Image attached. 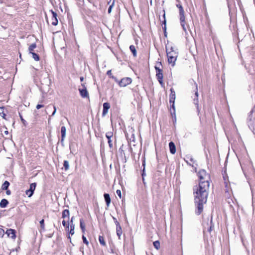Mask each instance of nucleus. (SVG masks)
I'll list each match as a JSON object with an SVG mask.
<instances>
[{"mask_svg": "<svg viewBox=\"0 0 255 255\" xmlns=\"http://www.w3.org/2000/svg\"><path fill=\"white\" fill-rule=\"evenodd\" d=\"M198 175L200 181L199 186L194 188V195L197 208L195 212L197 215H199L203 211L204 204L207 202L210 185V176L204 169L200 170Z\"/></svg>", "mask_w": 255, "mask_h": 255, "instance_id": "nucleus-1", "label": "nucleus"}, {"mask_svg": "<svg viewBox=\"0 0 255 255\" xmlns=\"http://www.w3.org/2000/svg\"><path fill=\"white\" fill-rule=\"evenodd\" d=\"M166 51L169 63L174 66L178 55L177 49L172 45L167 44L166 45Z\"/></svg>", "mask_w": 255, "mask_h": 255, "instance_id": "nucleus-2", "label": "nucleus"}, {"mask_svg": "<svg viewBox=\"0 0 255 255\" xmlns=\"http://www.w3.org/2000/svg\"><path fill=\"white\" fill-rule=\"evenodd\" d=\"M155 69L156 70V75L157 78L159 83L160 84L161 86L162 87H163L164 83L163 81V74H162V73L161 72V70L160 69L157 68L156 67H155Z\"/></svg>", "mask_w": 255, "mask_h": 255, "instance_id": "nucleus-3", "label": "nucleus"}, {"mask_svg": "<svg viewBox=\"0 0 255 255\" xmlns=\"http://www.w3.org/2000/svg\"><path fill=\"white\" fill-rule=\"evenodd\" d=\"M36 186V183H31L30 185L29 189L26 191L25 194L26 195L28 196V197H31L32 196L34 191L35 189Z\"/></svg>", "mask_w": 255, "mask_h": 255, "instance_id": "nucleus-4", "label": "nucleus"}, {"mask_svg": "<svg viewBox=\"0 0 255 255\" xmlns=\"http://www.w3.org/2000/svg\"><path fill=\"white\" fill-rule=\"evenodd\" d=\"M50 12H51V14H52V16H51L52 24L53 25H55V26L57 25L58 24L57 13L52 10H50Z\"/></svg>", "mask_w": 255, "mask_h": 255, "instance_id": "nucleus-5", "label": "nucleus"}, {"mask_svg": "<svg viewBox=\"0 0 255 255\" xmlns=\"http://www.w3.org/2000/svg\"><path fill=\"white\" fill-rule=\"evenodd\" d=\"M7 236L13 240L16 238L15 231L12 229H7L5 232Z\"/></svg>", "mask_w": 255, "mask_h": 255, "instance_id": "nucleus-6", "label": "nucleus"}, {"mask_svg": "<svg viewBox=\"0 0 255 255\" xmlns=\"http://www.w3.org/2000/svg\"><path fill=\"white\" fill-rule=\"evenodd\" d=\"M131 83V79L129 78H125L121 80L120 85L121 87H125Z\"/></svg>", "mask_w": 255, "mask_h": 255, "instance_id": "nucleus-7", "label": "nucleus"}, {"mask_svg": "<svg viewBox=\"0 0 255 255\" xmlns=\"http://www.w3.org/2000/svg\"><path fill=\"white\" fill-rule=\"evenodd\" d=\"M110 107L111 106L109 103L107 102L103 104V110L102 113L103 117H105L106 115H107V114L108 113V111Z\"/></svg>", "mask_w": 255, "mask_h": 255, "instance_id": "nucleus-8", "label": "nucleus"}, {"mask_svg": "<svg viewBox=\"0 0 255 255\" xmlns=\"http://www.w3.org/2000/svg\"><path fill=\"white\" fill-rule=\"evenodd\" d=\"M171 93L170 95L169 103H172V107L174 108V101L175 100V92L172 88L170 89Z\"/></svg>", "mask_w": 255, "mask_h": 255, "instance_id": "nucleus-9", "label": "nucleus"}, {"mask_svg": "<svg viewBox=\"0 0 255 255\" xmlns=\"http://www.w3.org/2000/svg\"><path fill=\"white\" fill-rule=\"evenodd\" d=\"M116 231H117V236L119 237V239H121V235L122 234V229L121 225H120L118 221L116 222Z\"/></svg>", "mask_w": 255, "mask_h": 255, "instance_id": "nucleus-10", "label": "nucleus"}, {"mask_svg": "<svg viewBox=\"0 0 255 255\" xmlns=\"http://www.w3.org/2000/svg\"><path fill=\"white\" fill-rule=\"evenodd\" d=\"M180 15V20L181 25L185 32H186L187 29L185 27V17L184 14L183 15Z\"/></svg>", "mask_w": 255, "mask_h": 255, "instance_id": "nucleus-11", "label": "nucleus"}, {"mask_svg": "<svg viewBox=\"0 0 255 255\" xmlns=\"http://www.w3.org/2000/svg\"><path fill=\"white\" fill-rule=\"evenodd\" d=\"M79 92L81 96L83 98H87L89 96L88 92L85 87H84L83 89H79Z\"/></svg>", "mask_w": 255, "mask_h": 255, "instance_id": "nucleus-12", "label": "nucleus"}, {"mask_svg": "<svg viewBox=\"0 0 255 255\" xmlns=\"http://www.w3.org/2000/svg\"><path fill=\"white\" fill-rule=\"evenodd\" d=\"M61 142H63L65 138L66 133V128L65 127L62 126L61 128Z\"/></svg>", "mask_w": 255, "mask_h": 255, "instance_id": "nucleus-13", "label": "nucleus"}, {"mask_svg": "<svg viewBox=\"0 0 255 255\" xmlns=\"http://www.w3.org/2000/svg\"><path fill=\"white\" fill-rule=\"evenodd\" d=\"M169 146L170 149V151L172 154H174L176 152V147L174 143L171 141L169 143Z\"/></svg>", "mask_w": 255, "mask_h": 255, "instance_id": "nucleus-14", "label": "nucleus"}, {"mask_svg": "<svg viewBox=\"0 0 255 255\" xmlns=\"http://www.w3.org/2000/svg\"><path fill=\"white\" fill-rule=\"evenodd\" d=\"M104 198H105V201L106 202V204H107V206L109 207L110 204V203H111V198H110L109 194H105Z\"/></svg>", "mask_w": 255, "mask_h": 255, "instance_id": "nucleus-15", "label": "nucleus"}, {"mask_svg": "<svg viewBox=\"0 0 255 255\" xmlns=\"http://www.w3.org/2000/svg\"><path fill=\"white\" fill-rule=\"evenodd\" d=\"M8 202L6 199H3L0 202V207L1 208H5L8 204Z\"/></svg>", "mask_w": 255, "mask_h": 255, "instance_id": "nucleus-16", "label": "nucleus"}, {"mask_svg": "<svg viewBox=\"0 0 255 255\" xmlns=\"http://www.w3.org/2000/svg\"><path fill=\"white\" fill-rule=\"evenodd\" d=\"M62 217L63 218H65L66 217L69 218V211L68 210L65 209L62 212Z\"/></svg>", "mask_w": 255, "mask_h": 255, "instance_id": "nucleus-17", "label": "nucleus"}, {"mask_svg": "<svg viewBox=\"0 0 255 255\" xmlns=\"http://www.w3.org/2000/svg\"><path fill=\"white\" fill-rule=\"evenodd\" d=\"M9 185V183L8 181H5L1 186V189L2 190H7Z\"/></svg>", "mask_w": 255, "mask_h": 255, "instance_id": "nucleus-18", "label": "nucleus"}, {"mask_svg": "<svg viewBox=\"0 0 255 255\" xmlns=\"http://www.w3.org/2000/svg\"><path fill=\"white\" fill-rule=\"evenodd\" d=\"M99 241L102 245H103L104 246H106V242H105L104 238L103 236H99Z\"/></svg>", "mask_w": 255, "mask_h": 255, "instance_id": "nucleus-19", "label": "nucleus"}, {"mask_svg": "<svg viewBox=\"0 0 255 255\" xmlns=\"http://www.w3.org/2000/svg\"><path fill=\"white\" fill-rule=\"evenodd\" d=\"M36 45L35 43H32L31 44L29 48H28V51L30 53H31L33 52V50L36 48Z\"/></svg>", "mask_w": 255, "mask_h": 255, "instance_id": "nucleus-20", "label": "nucleus"}, {"mask_svg": "<svg viewBox=\"0 0 255 255\" xmlns=\"http://www.w3.org/2000/svg\"><path fill=\"white\" fill-rule=\"evenodd\" d=\"M129 49H130V51H131V52L132 53L133 56H136V49H135V48L134 46L130 45V47H129Z\"/></svg>", "mask_w": 255, "mask_h": 255, "instance_id": "nucleus-21", "label": "nucleus"}, {"mask_svg": "<svg viewBox=\"0 0 255 255\" xmlns=\"http://www.w3.org/2000/svg\"><path fill=\"white\" fill-rule=\"evenodd\" d=\"M74 229H75V225L74 224H70V230L69 233L71 235H73L74 234Z\"/></svg>", "mask_w": 255, "mask_h": 255, "instance_id": "nucleus-22", "label": "nucleus"}, {"mask_svg": "<svg viewBox=\"0 0 255 255\" xmlns=\"http://www.w3.org/2000/svg\"><path fill=\"white\" fill-rule=\"evenodd\" d=\"M153 246L156 249L158 250L160 248V242L158 241L154 242Z\"/></svg>", "mask_w": 255, "mask_h": 255, "instance_id": "nucleus-23", "label": "nucleus"}, {"mask_svg": "<svg viewBox=\"0 0 255 255\" xmlns=\"http://www.w3.org/2000/svg\"><path fill=\"white\" fill-rule=\"evenodd\" d=\"M63 165H64L65 170H67L69 169V162L68 161L65 160L64 161Z\"/></svg>", "mask_w": 255, "mask_h": 255, "instance_id": "nucleus-24", "label": "nucleus"}, {"mask_svg": "<svg viewBox=\"0 0 255 255\" xmlns=\"http://www.w3.org/2000/svg\"><path fill=\"white\" fill-rule=\"evenodd\" d=\"M31 54H32V58H33L35 61H38V60H39V56H38L37 54H36V53H34V52L31 53Z\"/></svg>", "mask_w": 255, "mask_h": 255, "instance_id": "nucleus-25", "label": "nucleus"}, {"mask_svg": "<svg viewBox=\"0 0 255 255\" xmlns=\"http://www.w3.org/2000/svg\"><path fill=\"white\" fill-rule=\"evenodd\" d=\"M80 228H81L83 232H84L85 230V226L83 223V220H82V219L80 220Z\"/></svg>", "mask_w": 255, "mask_h": 255, "instance_id": "nucleus-26", "label": "nucleus"}, {"mask_svg": "<svg viewBox=\"0 0 255 255\" xmlns=\"http://www.w3.org/2000/svg\"><path fill=\"white\" fill-rule=\"evenodd\" d=\"M113 133L112 132L110 131L107 132L106 136L108 139H110L113 136Z\"/></svg>", "mask_w": 255, "mask_h": 255, "instance_id": "nucleus-27", "label": "nucleus"}, {"mask_svg": "<svg viewBox=\"0 0 255 255\" xmlns=\"http://www.w3.org/2000/svg\"><path fill=\"white\" fill-rule=\"evenodd\" d=\"M82 239H83V243L84 244H85L87 246H88L89 245V242L87 241L86 238L84 236H82Z\"/></svg>", "mask_w": 255, "mask_h": 255, "instance_id": "nucleus-28", "label": "nucleus"}, {"mask_svg": "<svg viewBox=\"0 0 255 255\" xmlns=\"http://www.w3.org/2000/svg\"><path fill=\"white\" fill-rule=\"evenodd\" d=\"M114 5V1L113 2L112 4L110 6L108 9V13H110L112 11V7Z\"/></svg>", "mask_w": 255, "mask_h": 255, "instance_id": "nucleus-29", "label": "nucleus"}, {"mask_svg": "<svg viewBox=\"0 0 255 255\" xmlns=\"http://www.w3.org/2000/svg\"><path fill=\"white\" fill-rule=\"evenodd\" d=\"M44 220L43 219L41 220L40 221V225H41V228L43 229H44Z\"/></svg>", "mask_w": 255, "mask_h": 255, "instance_id": "nucleus-30", "label": "nucleus"}, {"mask_svg": "<svg viewBox=\"0 0 255 255\" xmlns=\"http://www.w3.org/2000/svg\"><path fill=\"white\" fill-rule=\"evenodd\" d=\"M62 224L64 227H66V228L69 229V224H67L65 220L62 221Z\"/></svg>", "mask_w": 255, "mask_h": 255, "instance_id": "nucleus-31", "label": "nucleus"}, {"mask_svg": "<svg viewBox=\"0 0 255 255\" xmlns=\"http://www.w3.org/2000/svg\"><path fill=\"white\" fill-rule=\"evenodd\" d=\"M198 99H196L195 98L194 99V104L197 106V109L198 111H199V107H198Z\"/></svg>", "mask_w": 255, "mask_h": 255, "instance_id": "nucleus-32", "label": "nucleus"}, {"mask_svg": "<svg viewBox=\"0 0 255 255\" xmlns=\"http://www.w3.org/2000/svg\"><path fill=\"white\" fill-rule=\"evenodd\" d=\"M116 193L120 198H122V193L120 190H117Z\"/></svg>", "mask_w": 255, "mask_h": 255, "instance_id": "nucleus-33", "label": "nucleus"}, {"mask_svg": "<svg viewBox=\"0 0 255 255\" xmlns=\"http://www.w3.org/2000/svg\"><path fill=\"white\" fill-rule=\"evenodd\" d=\"M165 13H164L163 14V17H164V20H163V23L164 24V29H165V30H166V20H165Z\"/></svg>", "mask_w": 255, "mask_h": 255, "instance_id": "nucleus-34", "label": "nucleus"}, {"mask_svg": "<svg viewBox=\"0 0 255 255\" xmlns=\"http://www.w3.org/2000/svg\"><path fill=\"white\" fill-rule=\"evenodd\" d=\"M108 143L109 144V146L110 147H112V140L110 139H108Z\"/></svg>", "mask_w": 255, "mask_h": 255, "instance_id": "nucleus-35", "label": "nucleus"}, {"mask_svg": "<svg viewBox=\"0 0 255 255\" xmlns=\"http://www.w3.org/2000/svg\"><path fill=\"white\" fill-rule=\"evenodd\" d=\"M56 108L55 106H54V111L52 113V116H54L55 115V113H56Z\"/></svg>", "mask_w": 255, "mask_h": 255, "instance_id": "nucleus-36", "label": "nucleus"}, {"mask_svg": "<svg viewBox=\"0 0 255 255\" xmlns=\"http://www.w3.org/2000/svg\"><path fill=\"white\" fill-rule=\"evenodd\" d=\"M196 91L195 92V96L196 98H197L198 97V93L197 91V85L196 84Z\"/></svg>", "mask_w": 255, "mask_h": 255, "instance_id": "nucleus-37", "label": "nucleus"}, {"mask_svg": "<svg viewBox=\"0 0 255 255\" xmlns=\"http://www.w3.org/2000/svg\"><path fill=\"white\" fill-rule=\"evenodd\" d=\"M43 107V105H40V104H38L37 106H36V109H39Z\"/></svg>", "mask_w": 255, "mask_h": 255, "instance_id": "nucleus-38", "label": "nucleus"}, {"mask_svg": "<svg viewBox=\"0 0 255 255\" xmlns=\"http://www.w3.org/2000/svg\"><path fill=\"white\" fill-rule=\"evenodd\" d=\"M4 230L0 229V234L3 235L4 234Z\"/></svg>", "mask_w": 255, "mask_h": 255, "instance_id": "nucleus-39", "label": "nucleus"}, {"mask_svg": "<svg viewBox=\"0 0 255 255\" xmlns=\"http://www.w3.org/2000/svg\"><path fill=\"white\" fill-rule=\"evenodd\" d=\"M6 193L7 195H9L10 194V191L7 189Z\"/></svg>", "mask_w": 255, "mask_h": 255, "instance_id": "nucleus-40", "label": "nucleus"}, {"mask_svg": "<svg viewBox=\"0 0 255 255\" xmlns=\"http://www.w3.org/2000/svg\"><path fill=\"white\" fill-rule=\"evenodd\" d=\"M176 6H177L179 9H180L181 7H182V6L181 4H176Z\"/></svg>", "mask_w": 255, "mask_h": 255, "instance_id": "nucleus-41", "label": "nucleus"}, {"mask_svg": "<svg viewBox=\"0 0 255 255\" xmlns=\"http://www.w3.org/2000/svg\"><path fill=\"white\" fill-rule=\"evenodd\" d=\"M184 14V10L182 11H179V15H183Z\"/></svg>", "mask_w": 255, "mask_h": 255, "instance_id": "nucleus-42", "label": "nucleus"}, {"mask_svg": "<svg viewBox=\"0 0 255 255\" xmlns=\"http://www.w3.org/2000/svg\"><path fill=\"white\" fill-rule=\"evenodd\" d=\"M73 219H74V217H72L71 218V221H70V223H71V224H73Z\"/></svg>", "mask_w": 255, "mask_h": 255, "instance_id": "nucleus-43", "label": "nucleus"}, {"mask_svg": "<svg viewBox=\"0 0 255 255\" xmlns=\"http://www.w3.org/2000/svg\"><path fill=\"white\" fill-rule=\"evenodd\" d=\"M107 74L110 75L111 74V70H109L108 72H107Z\"/></svg>", "mask_w": 255, "mask_h": 255, "instance_id": "nucleus-44", "label": "nucleus"}, {"mask_svg": "<svg viewBox=\"0 0 255 255\" xmlns=\"http://www.w3.org/2000/svg\"><path fill=\"white\" fill-rule=\"evenodd\" d=\"M190 161L191 162H192L193 163H194V160H193V159L192 158H191L190 159Z\"/></svg>", "mask_w": 255, "mask_h": 255, "instance_id": "nucleus-45", "label": "nucleus"}, {"mask_svg": "<svg viewBox=\"0 0 255 255\" xmlns=\"http://www.w3.org/2000/svg\"><path fill=\"white\" fill-rule=\"evenodd\" d=\"M141 175L142 176V179H143V170H142V173H141Z\"/></svg>", "mask_w": 255, "mask_h": 255, "instance_id": "nucleus-46", "label": "nucleus"}, {"mask_svg": "<svg viewBox=\"0 0 255 255\" xmlns=\"http://www.w3.org/2000/svg\"><path fill=\"white\" fill-rule=\"evenodd\" d=\"M184 9H183V7H181L179 9V11H183Z\"/></svg>", "mask_w": 255, "mask_h": 255, "instance_id": "nucleus-47", "label": "nucleus"}, {"mask_svg": "<svg viewBox=\"0 0 255 255\" xmlns=\"http://www.w3.org/2000/svg\"><path fill=\"white\" fill-rule=\"evenodd\" d=\"M212 226H210V228H209V230H208L209 232H210L211 231V230H212Z\"/></svg>", "mask_w": 255, "mask_h": 255, "instance_id": "nucleus-48", "label": "nucleus"}, {"mask_svg": "<svg viewBox=\"0 0 255 255\" xmlns=\"http://www.w3.org/2000/svg\"><path fill=\"white\" fill-rule=\"evenodd\" d=\"M113 219H114V221H115V223L116 224V221H117V219H116V218H115V217H113Z\"/></svg>", "mask_w": 255, "mask_h": 255, "instance_id": "nucleus-49", "label": "nucleus"}, {"mask_svg": "<svg viewBox=\"0 0 255 255\" xmlns=\"http://www.w3.org/2000/svg\"><path fill=\"white\" fill-rule=\"evenodd\" d=\"M80 80H81V81H83L84 80V78H83V77H81L80 78Z\"/></svg>", "mask_w": 255, "mask_h": 255, "instance_id": "nucleus-50", "label": "nucleus"}, {"mask_svg": "<svg viewBox=\"0 0 255 255\" xmlns=\"http://www.w3.org/2000/svg\"><path fill=\"white\" fill-rule=\"evenodd\" d=\"M189 165H191L190 163L188 162Z\"/></svg>", "mask_w": 255, "mask_h": 255, "instance_id": "nucleus-51", "label": "nucleus"}]
</instances>
